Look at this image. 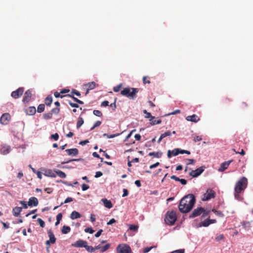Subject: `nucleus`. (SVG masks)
I'll list each match as a JSON object with an SVG mask.
<instances>
[{"mask_svg": "<svg viewBox=\"0 0 253 253\" xmlns=\"http://www.w3.org/2000/svg\"><path fill=\"white\" fill-rule=\"evenodd\" d=\"M196 199L193 194H189L182 198L178 205L179 211L181 213L189 212L194 207Z\"/></svg>", "mask_w": 253, "mask_h": 253, "instance_id": "1", "label": "nucleus"}, {"mask_svg": "<svg viewBox=\"0 0 253 253\" xmlns=\"http://www.w3.org/2000/svg\"><path fill=\"white\" fill-rule=\"evenodd\" d=\"M248 185V179L245 177H241L235 184L234 191L237 193H241L244 191Z\"/></svg>", "mask_w": 253, "mask_h": 253, "instance_id": "2", "label": "nucleus"}, {"mask_svg": "<svg viewBox=\"0 0 253 253\" xmlns=\"http://www.w3.org/2000/svg\"><path fill=\"white\" fill-rule=\"evenodd\" d=\"M138 92V88L133 87H125L121 91V94L123 96L133 99L135 98L136 94Z\"/></svg>", "mask_w": 253, "mask_h": 253, "instance_id": "3", "label": "nucleus"}, {"mask_svg": "<svg viewBox=\"0 0 253 253\" xmlns=\"http://www.w3.org/2000/svg\"><path fill=\"white\" fill-rule=\"evenodd\" d=\"M177 220L176 212L174 211H168L165 216V223L169 225H173Z\"/></svg>", "mask_w": 253, "mask_h": 253, "instance_id": "4", "label": "nucleus"}, {"mask_svg": "<svg viewBox=\"0 0 253 253\" xmlns=\"http://www.w3.org/2000/svg\"><path fill=\"white\" fill-rule=\"evenodd\" d=\"M215 192L211 189H208L206 192L203 195V197L202 198V200L203 201H208L212 198L215 197Z\"/></svg>", "mask_w": 253, "mask_h": 253, "instance_id": "5", "label": "nucleus"}, {"mask_svg": "<svg viewBox=\"0 0 253 253\" xmlns=\"http://www.w3.org/2000/svg\"><path fill=\"white\" fill-rule=\"evenodd\" d=\"M117 250L118 253H130L131 252L130 247L126 244L119 245Z\"/></svg>", "mask_w": 253, "mask_h": 253, "instance_id": "6", "label": "nucleus"}, {"mask_svg": "<svg viewBox=\"0 0 253 253\" xmlns=\"http://www.w3.org/2000/svg\"><path fill=\"white\" fill-rule=\"evenodd\" d=\"M203 211H204V209L203 208H197L192 211L191 214L189 215V218H193L197 216H198L202 214Z\"/></svg>", "mask_w": 253, "mask_h": 253, "instance_id": "7", "label": "nucleus"}, {"mask_svg": "<svg viewBox=\"0 0 253 253\" xmlns=\"http://www.w3.org/2000/svg\"><path fill=\"white\" fill-rule=\"evenodd\" d=\"M205 169V167L202 166L201 167L198 169H197L195 170H192L190 173L189 174L192 176L193 177H196L198 176H199L204 171Z\"/></svg>", "mask_w": 253, "mask_h": 253, "instance_id": "8", "label": "nucleus"}, {"mask_svg": "<svg viewBox=\"0 0 253 253\" xmlns=\"http://www.w3.org/2000/svg\"><path fill=\"white\" fill-rule=\"evenodd\" d=\"M10 119V115L9 113H4L0 117V122L1 124L6 125L8 124Z\"/></svg>", "mask_w": 253, "mask_h": 253, "instance_id": "9", "label": "nucleus"}, {"mask_svg": "<svg viewBox=\"0 0 253 253\" xmlns=\"http://www.w3.org/2000/svg\"><path fill=\"white\" fill-rule=\"evenodd\" d=\"M23 92L24 88L19 87L16 90L12 92L11 96L15 99H17L22 95Z\"/></svg>", "mask_w": 253, "mask_h": 253, "instance_id": "10", "label": "nucleus"}, {"mask_svg": "<svg viewBox=\"0 0 253 253\" xmlns=\"http://www.w3.org/2000/svg\"><path fill=\"white\" fill-rule=\"evenodd\" d=\"M32 96V91L30 90H27L25 93L24 96L23 98L22 101L24 103H28L30 102L31 100V98Z\"/></svg>", "mask_w": 253, "mask_h": 253, "instance_id": "11", "label": "nucleus"}, {"mask_svg": "<svg viewBox=\"0 0 253 253\" xmlns=\"http://www.w3.org/2000/svg\"><path fill=\"white\" fill-rule=\"evenodd\" d=\"M86 244H87L86 241L82 240H79L72 244V246L76 248H85Z\"/></svg>", "mask_w": 253, "mask_h": 253, "instance_id": "12", "label": "nucleus"}, {"mask_svg": "<svg viewBox=\"0 0 253 253\" xmlns=\"http://www.w3.org/2000/svg\"><path fill=\"white\" fill-rule=\"evenodd\" d=\"M180 149L179 148L174 149L172 151L169 150L168 151V154H167L168 157L169 158H170L172 157V156H177L179 154H180Z\"/></svg>", "mask_w": 253, "mask_h": 253, "instance_id": "13", "label": "nucleus"}, {"mask_svg": "<svg viewBox=\"0 0 253 253\" xmlns=\"http://www.w3.org/2000/svg\"><path fill=\"white\" fill-rule=\"evenodd\" d=\"M0 153L3 155H6L10 151V147L6 145H2L1 146L0 149Z\"/></svg>", "mask_w": 253, "mask_h": 253, "instance_id": "14", "label": "nucleus"}, {"mask_svg": "<svg viewBox=\"0 0 253 253\" xmlns=\"http://www.w3.org/2000/svg\"><path fill=\"white\" fill-rule=\"evenodd\" d=\"M187 121L197 123L200 120V118L196 114H193L191 116H188L186 118Z\"/></svg>", "mask_w": 253, "mask_h": 253, "instance_id": "15", "label": "nucleus"}, {"mask_svg": "<svg viewBox=\"0 0 253 253\" xmlns=\"http://www.w3.org/2000/svg\"><path fill=\"white\" fill-rule=\"evenodd\" d=\"M39 204L38 200L36 197H33L29 199L28 201V206L30 207L37 206Z\"/></svg>", "mask_w": 253, "mask_h": 253, "instance_id": "16", "label": "nucleus"}, {"mask_svg": "<svg viewBox=\"0 0 253 253\" xmlns=\"http://www.w3.org/2000/svg\"><path fill=\"white\" fill-rule=\"evenodd\" d=\"M43 174L46 176L51 177H56V174L55 171H53L51 169H45L43 170Z\"/></svg>", "mask_w": 253, "mask_h": 253, "instance_id": "17", "label": "nucleus"}, {"mask_svg": "<svg viewBox=\"0 0 253 253\" xmlns=\"http://www.w3.org/2000/svg\"><path fill=\"white\" fill-rule=\"evenodd\" d=\"M66 152H67V154L69 156H76L79 153V151L77 148L66 149Z\"/></svg>", "mask_w": 253, "mask_h": 253, "instance_id": "18", "label": "nucleus"}, {"mask_svg": "<svg viewBox=\"0 0 253 253\" xmlns=\"http://www.w3.org/2000/svg\"><path fill=\"white\" fill-rule=\"evenodd\" d=\"M231 161H228L224 162L222 163L221 164L220 167L218 169L219 171H223L226 169H227V168L228 167L229 165H230V163L231 162Z\"/></svg>", "mask_w": 253, "mask_h": 253, "instance_id": "19", "label": "nucleus"}, {"mask_svg": "<svg viewBox=\"0 0 253 253\" xmlns=\"http://www.w3.org/2000/svg\"><path fill=\"white\" fill-rule=\"evenodd\" d=\"M47 233L48 235V237L49 238V240L51 244H54L56 241V238L54 236V235L51 229H49L47 231Z\"/></svg>", "mask_w": 253, "mask_h": 253, "instance_id": "20", "label": "nucleus"}, {"mask_svg": "<svg viewBox=\"0 0 253 253\" xmlns=\"http://www.w3.org/2000/svg\"><path fill=\"white\" fill-rule=\"evenodd\" d=\"M101 201L103 203V204L106 208L108 209H111L113 207V205L110 200L104 198L102 199Z\"/></svg>", "mask_w": 253, "mask_h": 253, "instance_id": "21", "label": "nucleus"}, {"mask_svg": "<svg viewBox=\"0 0 253 253\" xmlns=\"http://www.w3.org/2000/svg\"><path fill=\"white\" fill-rule=\"evenodd\" d=\"M22 210V209L21 207H15L12 210L13 215L15 217L18 216L21 212Z\"/></svg>", "mask_w": 253, "mask_h": 253, "instance_id": "22", "label": "nucleus"}, {"mask_svg": "<svg viewBox=\"0 0 253 253\" xmlns=\"http://www.w3.org/2000/svg\"><path fill=\"white\" fill-rule=\"evenodd\" d=\"M26 113L29 115H33L36 113V109L34 106H31L28 107L26 110Z\"/></svg>", "mask_w": 253, "mask_h": 253, "instance_id": "23", "label": "nucleus"}, {"mask_svg": "<svg viewBox=\"0 0 253 253\" xmlns=\"http://www.w3.org/2000/svg\"><path fill=\"white\" fill-rule=\"evenodd\" d=\"M81 217V214L79 212H78L76 211H73L70 215V218L72 219L79 218H80Z\"/></svg>", "mask_w": 253, "mask_h": 253, "instance_id": "24", "label": "nucleus"}, {"mask_svg": "<svg viewBox=\"0 0 253 253\" xmlns=\"http://www.w3.org/2000/svg\"><path fill=\"white\" fill-rule=\"evenodd\" d=\"M209 225H210V218H208L205 220L204 221L201 222L200 223L199 225L200 227L203 226V227H207Z\"/></svg>", "mask_w": 253, "mask_h": 253, "instance_id": "25", "label": "nucleus"}, {"mask_svg": "<svg viewBox=\"0 0 253 253\" xmlns=\"http://www.w3.org/2000/svg\"><path fill=\"white\" fill-rule=\"evenodd\" d=\"M162 155V153L161 152H150L149 153V156H154L156 158H160Z\"/></svg>", "mask_w": 253, "mask_h": 253, "instance_id": "26", "label": "nucleus"}, {"mask_svg": "<svg viewBox=\"0 0 253 253\" xmlns=\"http://www.w3.org/2000/svg\"><path fill=\"white\" fill-rule=\"evenodd\" d=\"M73 201V199L71 197H68L64 201V202H62L61 203L60 205V206H56V207H55L54 208V209L53 210H56L57 209L58 207H59L60 206H62V205H63L64 204H66V203H70V202H71Z\"/></svg>", "mask_w": 253, "mask_h": 253, "instance_id": "27", "label": "nucleus"}, {"mask_svg": "<svg viewBox=\"0 0 253 253\" xmlns=\"http://www.w3.org/2000/svg\"><path fill=\"white\" fill-rule=\"evenodd\" d=\"M55 172L57 175L62 178H65L66 177L65 173L60 170L57 169Z\"/></svg>", "mask_w": 253, "mask_h": 253, "instance_id": "28", "label": "nucleus"}, {"mask_svg": "<svg viewBox=\"0 0 253 253\" xmlns=\"http://www.w3.org/2000/svg\"><path fill=\"white\" fill-rule=\"evenodd\" d=\"M71 228L69 226L64 225L61 230V232L64 234H66L70 232Z\"/></svg>", "mask_w": 253, "mask_h": 253, "instance_id": "29", "label": "nucleus"}, {"mask_svg": "<svg viewBox=\"0 0 253 253\" xmlns=\"http://www.w3.org/2000/svg\"><path fill=\"white\" fill-rule=\"evenodd\" d=\"M52 102V98L51 96H48L45 98L44 102L47 106H50Z\"/></svg>", "mask_w": 253, "mask_h": 253, "instance_id": "30", "label": "nucleus"}, {"mask_svg": "<svg viewBox=\"0 0 253 253\" xmlns=\"http://www.w3.org/2000/svg\"><path fill=\"white\" fill-rule=\"evenodd\" d=\"M85 85L87 86V88H88V89L91 90L95 88L96 86V84L94 82H92L91 83H89Z\"/></svg>", "mask_w": 253, "mask_h": 253, "instance_id": "31", "label": "nucleus"}, {"mask_svg": "<svg viewBox=\"0 0 253 253\" xmlns=\"http://www.w3.org/2000/svg\"><path fill=\"white\" fill-rule=\"evenodd\" d=\"M84 121L82 117H79V120L77 123V128H80L84 124Z\"/></svg>", "mask_w": 253, "mask_h": 253, "instance_id": "32", "label": "nucleus"}, {"mask_svg": "<svg viewBox=\"0 0 253 253\" xmlns=\"http://www.w3.org/2000/svg\"><path fill=\"white\" fill-rule=\"evenodd\" d=\"M44 108H45L44 104H40L38 106V107L37 112L38 113H42V112L44 111Z\"/></svg>", "mask_w": 253, "mask_h": 253, "instance_id": "33", "label": "nucleus"}, {"mask_svg": "<svg viewBox=\"0 0 253 253\" xmlns=\"http://www.w3.org/2000/svg\"><path fill=\"white\" fill-rule=\"evenodd\" d=\"M110 247V245L109 244H107L103 247H101L100 251H101V252H102V253L106 251L108 249H109Z\"/></svg>", "mask_w": 253, "mask_h": 253, "instance_id": "34", "label": "nucleus"}, {"mask_svg": "<svg viewBox=\"0 0 253 253\" xmlns=\"http://www.w3.org/2000/svg\"><path fill=\"white\" fill-rule=\"evenodd\" d=\"M150 122H151L150 124L152 126H153V125L161 124L162 123V120L161 119L155 120H152V121Z\"/></svg>", "mask_w": 253, "mask_h": 253, "instance_id": "35", "label": "nucleus"}, {"mask_svg": "<svg viewBox=\"0 0 253 253\" xmlns=\"http://www.w3.org/2000/svg\"><path fill=\"white\" fill-rule=\"evenodd\" d=\"M88 252L90 253H93L95 251V249L92 246H88L87 244L86 245L84 248Z\"/></svg>", "mask_w": 253, "mask_h": 253, "instance_id": "36", "label": "nucleus"}, {"mask_svg": "<svg viewBox=\"0 0 253 253\" xmlns=\"http://www.w3.org/2000/svg\"><path fill=\"white\" fill-rule=\"evenodd\" d=\"M212 211L213 212L215 213V214L217 216L222 217L224 215L223 213L221 211H216L215 209H212Z\"/></svg>", "mask_w": 253, "mask_h": 253, "instance_id": "37", "label": "nucleus"}, {"mask_svg": "<svg viewBox=\"0 0 253 253\" xmlns=\"http://www.w3.org/2000/svg\"><path fill=\"white\" fill-rule=\"evenodd\" d=\"M52 117L51 112H49L43 114V118L46 120L50 119Z\"/></svg>", "mask_w": 253, "mask_h": 253, "instance_id": "38", "label": "nucleus"}, {"mask_svg": "<svg viewBox=\"0 0 253 253\" xmlns=\"http://www.w3.org/2000/svg\"><path fill=\"white\" fill-rule=\"evenodd\" d=\"M138 226L137 225L131 224L129 225V229L131 231H137Z\"/></svg>", "mask_w": 253, "mask_h": 253, "instance_id": "39", "label": "nucleus"}, {"mask_svg": "<svg viewBox=\"0 0 253 253\" xmlns=\"http://www.w3.org/2000/svg\"><path fill=\"white\" fill-rule=\"evenodd\" d=\"M50 138L57 141L59 138V135L57 133H55V134L51 135Z\"/></svg>", "mask_w": 253, "mask_h": 253, "instance_id": "40", "label": "nucleus"}, {"mask_svg": "<svg viewBox=\"0 0 253 253\" xmlns=\"http://www.w3.org/2000/svg\"><path fill=\"white\" fill-rule=\"evenodd\" d=\"M122 84H120L119 85L114 87L113 91L114 92H117L119 91L120 89H121V87H122Z\"/></svg>", "mask_w": 253, "mask_h": 253, "instance_id": "41", "label": "nucleus"}, {"mask_svg": "<svg viewBox=\"0 0 253 253\" xmlns=\"http://www.w3.org/2000/svg\"><path fill=\"white\" fill-rule=\"evenodd\" d=\"M93 113L94 115L98 117H101L102 116V113L99 110H95L93 111Z\"/></svg>", "mask_w": 253, "mask_h": 253, "instance_id": "42", "label": "nucleus"}, {"mask_svg": "<svg viewBox=\"0 0 253 253\" xmlns=\"http://www.w3.org/2000/svg\"><path fill=\"white\" fill-rule=\"evenodd\" d=\"M60 112V108L59 107H56L55 108H53L51 110V112L52 113V114H58Z\"/></svg>", "mask_w": 253, "mask_h": 253, "instance_id": "43", "label": "nucleus"}, {"mask_svg": "<svg viewBox=\"0 0 253 253\" xmlns=\"http://www.w3.org/2000/svg\"><path fill=\"white\" fill-rule=\"evenodd\" d=\"M171 132L169 130H168L166 131L165 133L162 134L161 135L163 137V138L167 136H169L171 135Z\"/></svg>", "mask_w": 253, "mask_h": 253, "instance_id": "44", "label": "nucleus"}, {"mask_svg": "<svg viewBox=\"0 0 253 253\" xmlns=\"http://www.w3.org/2000/svg\"><path fill=\"white\" fill-rule=\"evenodd\" d=\"M37 221L39 223L40 225L42 227H44L45 226V223L43 220H42L41 218H38L37 219Z\"/></svg>", "mask_w": 253, "mask_h": 253, "instance_id": "45", "label": "nucleus"}, {"mask_svg": "<svg viewBox=\"0 0 253 253\" xmlns=\"http://www.w3.org/2000/svg\"><path fill=\"white\" fill-rule=\"evenodd\" d=\"M243 226L245 229H249L251 227V224L250 222H245L243 223Z\"/></svg>", "mask_w": 253, "mask_h": 253, "instance_id": "46", "label": "nucleus"}, {"mask_svg": "<svg viewBox=\"0 0 253 253\" xmlns=\"http://www.w3.org/2000/svg\"><path fill=\"white\" fill-rule=\"evenodd\" d=\"M149 78V77L148 76H144L143 77V83L145 84H150V81L149 80H147V79Z\"/></svg>", "mask_w": 253, "mask_h": 253, "instance_id": "47", "label": "nucleus"}, {"mask_svg": "<svg viewBox=\"0 0 253 253\" xmlns=\"http://www.w3.org/2000/svg\"><path fill=\"white\" fill-rule=\"evenodd\" d=\"M101 124V122L98 121L96 122V123L94 124L93 126L90 128L91 130H92L93 129H94L95 127L99 126Z\"/></svg>", "mask_w": 253, "mask_h": 253, "instance_id": "48", "label": "nucleus"}, {"mask_svg": "<svg viewBox=\"0 0 253 253\" xmlns=\"http://www.w3.org/2000/svg\"><path fill=\"white\" fill-rule=\"evenodd\" d=\"M60 94H61L60 92H58L57 91H55L54 93V96L56 97V98H58V97H60V98H63L64 97H67L66 95H65V96H60Z\"/></svg>", "mask_w": 253, "mask_h": 253, "instance_id": "49", "label": "nucleus"}, {"mask_svg": "<svg viewBox=\"0 0 253 253\" xmlns=\"http://www.w3.org/2000/svg\"><path fill=\"white\" fill-rule=\"evenodd\" d=\"M68 103L69 104H70V105L72 107H74V108H79V106L78 104L77 103H73L72 101H68Z\"/></svg>", "mask_w": 253, "mask_h": 253, "instance_id": "50", "label": "nucleus"}, {"mask_svg": "<svg viewBox=\"0 0 253 253\" xmlns=\"http://www.w3.org/2000/svg\"><path fill=\"white\" fill-rule=\"evenodd\" d=\"M84 231L86 233H89L90 234H92L94 232L92 228H86L84 229Z\"/></svg>", "mask_w": 253, "mask_h": 253, "instance_id": "51", "label": "nucleus"}, {"mask_svg": "<svg viewBox=\"0 0 253 253\" xmlns=\"http://www.w3.org/2000/svg\"><path fill=\"white\" fill-rule=\"evenodd\" d=\"M71 93H72V94H75V95H76L78 96H81L80 92L79 91H78V90H76V89H73L72 90Z\"/></svg>", "mask_w": 253, "mask_h": 253, "instance_id": "52", "label": "nucleus"}, {"mask_svg": "<svg viewBox=\"0 0 253 253\" xmlns=\"http://www.w3.org/2000/svg\"><path fill=\"white\" fill-rule=\"evenodd\" d=\"M185 253L184 249H179V250H177L174 251L170 253Z\"/></svg>", "mask_w": 253, "mask_h": 253, "instance_id": "53", "label": "nucleus"}, {"mask_svg": "<svg viewBox=\"0 0 253 253\" xmlns=\"http://www.w3.org/2000/svg\"><path fill=\"white\" fill-rule=\"evenodd\" d=\"M145 117L146 118H150L151 119L149 120L150 121H151L152 120H153L154 119V117L152 116L151 113H149V112L147 113V114H146Z\"/></svg>", "mask_w": 253, "mask_h": 253, "instance_id": "54", "label": "nucleus"}, {"mask_svg": "<svg viewBox=\"0 0 253 253\" xmlns=\"http://www.w3.org/2000/svg\"><path fill=\"white\" fill-rule=\"evenodd\" d=\"M210 211H206L205 209H204V211L203 212V213H202V217H206L207 216V215H209V213H210Z\"/></svg>", "mask_w": 253, "mask_h": 253, "instance_id": "55", "label": "nucleus"}, {"mask_svg": "<svg viewBox=\"0 0 253 253\" xmlns=\"http://www.w3.org/2000/svg\"><path fill=\"white\" fill-rule=\"evenodd\" d=\"M89 188V186L84 183L82 186V188L83 191H85L87 190Z\"/></svg>", "mask_w": 253, "mask_h": 253, "instance_id": "56", "label": "nucleus"}, {"mask_svg": "<svg viewBox=\"0 0 253 253\" xmlns=\"http://www.w3.org/2000/svg\"><path fill=\"white\" fill-rule=\"evenodd\" d=\"M240 193H237L236 192H235V193H234V196H235V198L238 200H240L241 199V197L240 195Z\"/></svg>", "mask_w": 253, "mask_h": 253, "instance_id": "57", "label": "nucleus"}, {"mask_svg": "<svg viewBox=\"0 0 253 253\" xmlns=\"http://www.w3.org/2000/svg\"><path fill=\"white\" fill-rule=\"evenodd\" d=\"M102 232H103V230L102 229L99 230L97 231V232L95 234V237H96V238L99 237L101 235V234H102Z\"/></svg>", "mask_w": 253, "mask_h": 253, "instance_id": "58", "label": "nucleus"}, {"mask_svg": "<svg viewBox=\"0 0 253 253\" xmlns=\"http://www.w3.org/2000/svg\"><path fill=\"white\" fill-rule=\"evenodd\" d=\"M152 248H153V247L145 248L143 249V253H148Z\"/></svg>", "mask_w": 253, "mask_h": 253, "instance_id": "59", "label": "nucleus"}, {"mask_svg": "<svg viewBox=\"0 0 253 253\" xmlns=\"http://www.w3.org/2000/svg\"><path fill=\"white\" fill-rule=\"evenodd\" d=\"M159 165H160V163L159 162H157L155 164H154L151 165L149 168H150V169H154L155 168H156Z\"/></svg>", "mask_w": 253, "mask_h": 253, "instance_id": "60", "label": "nucleus"}, {"mask_svg": "<svg viewBox=\"0 0 253 253\" xmlns=\"http://www.w3.org/2000/svg\"><path fill=\"white\" fill-rule=\"evenodd\" d=\"M103 173L101 171H97L96 173H95V177L96 178H98V177H99L100 176H101L102 175Z\"/></svg>", "mask_w": 253, "mask_h": 253, "instance_id": "61", "label": "nucleus"}, {"mask_svg": "<svg viewBox=\"0 0 253 253\" xmlns=\"http://www.w3.org/2000/svg\"><path fill=\"white\" fill-rule=\"evenodd\" d=\"M44 191L48 194H50L52 192L53 189L51 188H46L44 189Z\"/></svg>", "mask_w": 253, "mask_h": 253, "instance_id": "62", "label": "nucleus"}, {"mask_svg": "<svg viewBox=\"0 0 253 253\" xmlns=\"http://www.w3.org/2000/svg\"><path fill=\"white\" fill-rule=\"evenodd\" d=\"M128 194V191L126 189H123V194L122 195V197H125L126 196H127Z\"/></svg>", "mask_w": 253, "mask_h": 253, "instance_id": "63", "label": "nucleus"}, {"mask_svg": "<svg viewBox=\"0 0 253 253\" xmlns=\"http://www.w3.org/2000/svg\"><path fill=\"white\" fill-rule=\"evenodd\" d=\"M101 106L106 107L109 105V102L108 101H104L101 103Z\"/></svg>", "mask_w": 253, "mask_h": 253, "instance_id": "64", "label": "nucleus"}]
</instances>
